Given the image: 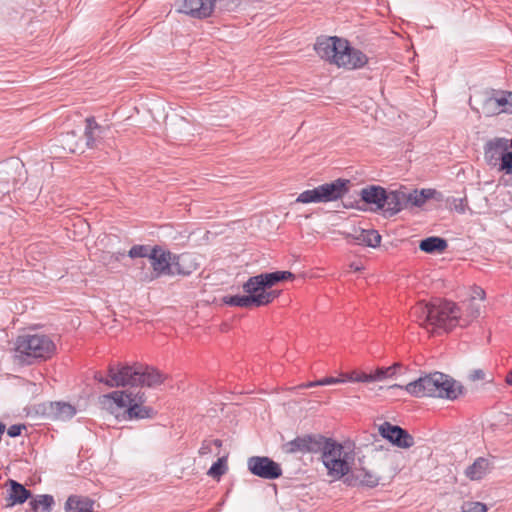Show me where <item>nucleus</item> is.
<instances>
[{"mask_svg":"<svg viewBox=\"0 0 512 512\" xmlns=\"http://www.w3.org/2000/svg\"><path fill=\"white\" fill-rule=\"evenodd\" d=\"M294 278L290 271H274L250 277L242 286L246 295H228L222 298L231 307H261L270 304L280 292L270 290L277 283Z\"/></svg>","mask_w":512,"mask_h":512,"instance_id":"nucleus-1","label":"nucleus"},{"mask_svg":"<svg viewBox=\"0 0 512 512\" xmlns=\"http://www.w3.org/2000/svg\"><path fill=\"white\" fill-rule=\"evenodd\" d=\"M413 317L428 332H448L459 322V307L451 301L437 299L430 303L418 302L411 309Z\"/></svg>","mask_w":512,"mask_h":512,"instance_id":"nucleus-2","label":"nucleus"},{"mask_svg":"<svg viewBox=\"0 0 512 512\" xmlns=\"http://www.w3.org/2000/svg\"><path fill=\"white\" fill-rule=\"evenodd\" d=\"M94 379L108 387H155L163 383L165 377L158 370L142 365H122L118 368L110 365L108 375L95 372Z\"/></svg>","mask_w":512,"mask_h":512,"instance_id":"nucleus-3","label":"nucleus"},{"mask_svg":"<svg viewBox=\"0 0 512 512\" xmlns=\"http://www.w3.org/2000/svg\"><path fill=\"white\" fill-rule=\"evenodd\" d=\"M145 401L144 393L127 391H114L99 398L103 409L116 416H118L119 410L123 409V417L127 420L151 419L155 416L156 412L150 406L144 405Z\"/></svg>","mask_w":512,"mask_h":512,"instance_id":"nucleus-4","label":"nucleus"},{"mask_svg":"<svg viewBox=\"0 0 512 512\" xmlns=\"http://www.w3.org/2000/svg\"><path fill=\"white\" fill-rule=\"evenodd\" d=\"M437 194L435 189H414L408 191L406 188H399L385 192V202H383V214L385 216H394L404 209L413 207H422L427 200L434 198Z\"/></svg>","mask_w":512,"mask_h":512,"instance_id":"nucleus-5","label":"nucleus"},{"mask_svg":"<svg viewBox=\"0 0 512 512\" xmlns=\"http://www.w3.org/2000/svg\"><path fill=\"white\" fill-rule=\"evenodd\" d=\"M15 351L23 361L32 364L36 360L50 359L56 351V345L46 334H23L16 339Z\"/></svg>","mask_w":512,"mask_h":512,"instance_id":"nucleus-6","label":"nucleus"},{"mask_svg":"<svg viewBox=\"0 0 512 512\" xmlns=\"http://www.w3.org/2000/svg\"><path fill=\"white\" fill-rule=\"evenodd\" d=\"M349 180L336 179L330 183L305 190L296 199L297 203H326L342 198L348 192Z\"/></svg>","mask_w":512,"mask_h":512,"instance_id":"nucleus-7","label":"nucleus"},{"mask_svg":"<svg viewBox=\"0 0 512 512\" xmlns=\"http://www.w3.org/2000/svg\"><path fill=\"white\" fill-rule=\"evenodd\" d=\"M485 160L488 165H499L498 170L510 174L512 172V152L506 138H495L485 145Z\"/></svg>","mask_w":512,"mask_h":512,"instance_id":"nucleus-8","label":"nucleus"},{"mask_svg":"<svg viewBox=\"0 0 512 512\" xmlns=\"http://www.w3.org/2000/svg\"><path fill=\"white\" fill-rule=\"evenodd\" d=\"M443 378V373L435 372L408 383L405 386L394 384L389 388L405 389L410 395L418 398L438 397V381Z\"/></svg>","mask_w":512,"mask_h":512,"instance_id":"nucleus-9","label":"nucleus"},{"mask_svg":"<svg viewBox=\"0 0 512 512\" xmlns=\"http://www.w3.org/2000/svg\"><path fill=\"white\" fill-rule=\"evenodd\" d=\"M24 165L18 159L0 163V194L9 193L22 180Z\"/></svg>","mask_w":512,"mask_h":512,"instance_id":"nucleus-10","label":"nucleus"},{"mask_svg":"<svg viewBox=\"0 0 512 512\" xmlns=\"http://www.w3.org/2000/svg\"><path fill=\"white\" fill-rule=\"evenodd\" d=\"M248 470L255 476L274 480L282 476L279 463L266 456H252L247 461Z\"/></svg>","mask_w":512,"mask_h":512,"instance_id":"nucleus-11","label":"nucleus"},{"mask_svg":"<svg viewBox=\"0 0 512 512\" xmlns=\"http://www.w3.org/2000/svg\"><path fill=\"white\" fill-rule=\"evenodd\" d=\"M342 45L336 60L338 67L352 70L362 68L367 64L368 57L361 50L351 47L347 40Z\"/></svg>","mask_w":512,"mask_h":512,"instance_id":"nucleus-12","label":"nucleus"},{"mask_svg":"<svg viewBox=\"0 0 512 512\" xmlns=\"http://www.w3.org/2000/svg\"><path fill=\"white\" fill-rule=\"evenodd\" d=\"M175 254L168 250H164L160 246H154L149 254V260L156 277L162 275H173V264Z\"/></svg>","mask_w":512,"mask_h":512,"instance_id":"nucleus-13","label":"nucleus"},{"mask_svg":"<svg viewBox=\"0 0 512 512\" xmlns=\"http://www.w3.org/2000/svg\"><path fill=\"white\" fill-rule=\"evenodd\" d=\"M176 3L178 12L197 19L211 16L215 7V0H177Z\"/></svg>","mask_w":512,"mask_h":512,"instance_id":"nucleus-14","label":"nucleus"},{"mask_svg":"<svg viewBox=\"0 0 512 512\" xmlns=\"http://www.w3.org/2000/svg\"><path fill=\"white\" fill-rule=\"evenodd\" d=\"M380 435L389 440L393 445L399 448H410L414 445V438L405 429L389 422H384L379 427Z\"/></svg>","mask_w":512,"mask_h":512,"instance_id":"nucleus-15","label":"nucleus"},{"mask_svg":"<svg viewBox=\"0 0 512 512\" xmlns=\"http://www.w3.org/2000/svg\"><path fill=\"white\" fill-rule=\"evenodd\" d=\"M345 39L337 36L319 37L314 45L316 53L322 58L336 65L337 56L340 54L342 43Z\"/></svg>","mask_w":512,"mask_h":512,"instance_id":"nucleus-16","label":"nucleus"},{"mask_svg":"<svg viewBox=\"0 0 512 512\" xmlns=\"http://www.w3.org/2000/svg\"><path fill=\"white\" fill-rule=\"evenodd\" d=\"M494 469L492 460L485 457H478L469 465L464 475L471 481H480Z\"/></svg>","mask_w":512,"mask_h":512,"instance_id":"nucleus-17","label":"nucleus"},{"mask_svg":"<svg viewBox=\"0 0 512 512\" xmlns=\"http://www.w3.org/2000/svg\"><path fill=\"white\" fill-rule=\"evenodd\" d=\"M199 268V263L192 253L175 254L173 275L188 276Z\"/></svg>","mask_w":512,"mask_h":512,"instance_id":"nucleus-18","label":"nucleus"},{"mask_svg":"<svg viewBox=\"0 0 512 512\" xmlns=\"http://www.w3.org/2000/svg\"><path fill=\"white\" fill-rule=\"evenodd\" d=\"M438 398H445L448 400L457 399L463 392L462 385L458 384L454 379L443 373V378L439 379Z\"/></svg>","mask_w":512,"mask_h":512,"instance_id":"nucleus-19","label":"nucleus"},{"mask_svg":"<svg viewBox=\"0 0 512 512\" xmlns=\"http://www.w3.org/2000/svg\"><path fill=\"white\" fill-rule=\"evenodd\" d=\"M85 123L84 136L86 145L89 148H94L97 142L103 137L106 128L99 125L94 117H87Z\"/></svg>","mask_w":512,"mask_h":512,"instance_id":"nucleus-20","label":"nucleus"},{"mask_svg":"<svg viewBox=\"0 0 512 512\" xmlns=\"http://www.w3.org/2000/svg\"><path fill=\"white\" fill-rule=\"evenodd\" d=\"M386 189L381 186L371 185L361 190V199L367 204H374L375 210L383 209Z\"/></svg>","mask_w":512,"mask_h":512,"instance_id":"nucleus-21","label":"nucleus"},{"mask_svg":"<svg viewBox=\"0 0 512 512\" xmlns=\"http://www.w3.org/2000/svg\"><path fill=\"white\" fill-rule=\"evenodd\" d=\"M349 237H351L356 244L373 248L379 246L381 242L380 234L373 229H360L359 231H355V234L350 235Z\"/></svg>","mask_w":512,"mask_h":512,"instance_id":"nucleus-22","label":"nucleus"},{"mask_svg":"<svg viewBox=\"0 0 512 512\" xmlns=\"http://www.w3.org/2000/svg\"><path fill=\"white\" fill-rule=\"evenodd\" d=\"M328 470V474L335 479H340L347 475L350 471V465L346 459V456L341 455L337 458H331L324 464Z\"/></svg>","mask_w":512,"mask_h":512,"instance_id":"nucleus-23","label":"nucleus"},{"mask_svg":"<svg viewBox=\"0 0 512 512\" xmlns=\"http://www.w3.org/2000/svg\"><path fill=\"white\" fill-rule=\"evenodd\" d=\"M94 501L88 497L71 495L65 503L66 512H93Z\"/></svg>","mask_w":512,"mask_h":512,"instance_id":"nucleus-24","label":"nucleus"},{"mask_svg":"<svg viewBox=\"0 0 512 512\" xmlns=\"http://www.w3.org/2000/svg\"><path fill=\"white\" fill-rule=\"evenodd\" d=\"M8 484L10 505L23 504L31 497V492L19 482L9 479Z\"/></svg>","mask_w":512,"mask_h":512,"instance_id":"nucleus-25","label":"nucleus"},{"mask_svg":"<svg viewBox=\"0 0 512 512\" xmlns=\"http://www.w3.org/2000/svg\"><path fill=\"white\" fill-rule=\"evenodd\" d=\"M320 452L322 453L323 464H325L331 458H337L343 455V447L331 438H326L323 449H321Z\"/></svg>","mask_w":512,"mask_h":512,"instance_id":"nucleus-26","label":"nucleus"},{"mask_svg":"<svg viewBox=\"0 0 512 512\" xmlns=\"http://www.w3.org/2000/svg\"><path fill=\"white\" fill-rule=\"evenodd\" d=\"M419 247L426 253L442 252L447 248V241L440 237L431 236L423 239Z\"/></svg>","mask_w":512,"mask_h":512,"instance_id":"nucleus-27","label":"nucleus"},{"mask_svg":"<svg viewBox=\"0 0 512 512\" xmlns=\"http://www.w3.org/2000/svg\"><path fill=\"white\" fill-rule=\"evenodd\" d=\"M54 417L58 420H69L76 414V409L69 403L56 402L51 405Z\"/></svg>","mask_w":512,"mask_h":512,"instance_id":"nucleus-28","label":"nucleus"},{"mask_svg":"<svg viewBox=\"0 0 512 512\" xmlns=\"http://www.w3.org/2000/svg\"><path fill=\"white\" fill-rule=\"evenodd\" d=\"M53 504L54 498L48 494L38 495L30 502L31 509L34 512H50Z\"/></svg>","mask_w":512,"mask_h":512,"instance_id":"nucleus-29","label":"nucleus"},{"mask_svg":"<svg viewBox=\"0 0 512 512\" xmlns=\"http://www.w3.org/2000/svg\"><path fill=\"white\" fill-rule=\"evenodd\" d=\"M304 439L306 453H319L323 449L326 437L320 434H307L304 435Z\"/></svg>","mask_w":512,"mask_h":512,"instance_id":"nucleus-30","label":"nucleus"},{"mask_svg":"<svg viewBox=\"0 0 512 512\" xmlns=\"http://www.w3.org/2000/svg\"><path fill=\"white\" fill-rule=\"evenodd\" d=\"M305 445L306 444H305L304 436H298L295 439L283 444L282 450L286 454H296V453L306 454Z\"/></svg>","mask_w":512,"mask_h":512,"instance_id":"nucleus-31","label":"nucleus"},{"mask_svg":"<svg viewBox=\"0 0 512 512\" xmlns=\"http://www.w3.org/2000/svg\"><path fill=\"white\" fill-rule=\"evenodd\" d=\"M401 367L399 363H395L389 367H380L375 370L374 373H371L372 382L374 381H382L384 379L390 378L396 375L397 370Z\"/></svg>","mask_w":512,"mask_h":512,"instance_id":"nucleus-32","label":"nucleus"},{"mask_svg":"<svg viewBox=\"0 0 512 512\" xmlns=\"http://www.w3.org/2000/svg\"><path fill=\"white\" fill-rule=\"evenodd\" d=\"M356 478L360 481V483L369 488H374L379 484L380 478L371 471L366 469H362L360 473L356 476Z\"/></svg>","mask_w":512,"mask_h":512,"instance_id":"nucleus-33","label":"nucleus"},{"mask_svg":"<svg viewBox=\"0 0 512 512\" xmlns=\"http://www.w3.org/2000/svg\"><path fill=\"white\" fill-rule=\"evenodd\" d=\"M226 471V457H221L215 463L212 464L207 474L213 478H219L220 476L224 475Z\"/></svg>","mask_w":512,"mask_h":512,"instance_id":"nucleus-34","label":"nucleus"},{"mask_svg":"<svg viewBox=\"0 0 512 512\" xmlns=\"http://www.w3.org/2000/svg\"><path fill=\"white\" fill-rule=\"evenodd\" d=\"M342 376H343V378L346 379V381L363 382V383L372 382L371 373L353 371L351 373L342 374Z\"/></svg>","mask_w":512,"mask_h":512,"instance_id":"nucleus-35","label":"nucleus"},{"mask_svg":"<svg viewBox=\"0 0 512 512\" xmlns=\"http://www.w3.org/2000/svg\"><path fill=\"white\" fill-rule=\"evenodd\" d=\"M150 247L147 245H134L131 247V249L128 252V256L130 258H138V257H148L150 254Z\"/></svg>","mask_w":512,"mask_h":512,"instance_id":"nucleus-36","label":"nucleus"},{"mask_svg":"<svg viewBox=\"0 0 512 512\" xmlns=\"http://www.w3.org/2000/svg\"><path fill=\"white\" fill-rule=\"evenodd\" d=\"M462 512H487V506L481 502H466L462 506Z\"/></svg>","mask_w":512,"mask_h":512,"instance_id":"nucleus-37","label":"nucleus"},{"mask_svg":"<svg viewBox=\"0 0 512 512\" xmlns=\"http://www.w3.org/2000/svg\"><path fill=\"white\" fill-rule=\"evenodd\" d=\"M507 103L508 100L504 96L498 98H489L485 103V107L489 108L490 106L495 105L494 110H498L500 112L502 111L501 107L505 106Z\"/></svg>","mask_w":512,"mask_h":512,"instance_id":"nucleus-38","label":"nucleus"},{"mask_svg":"<svg viewBox=\"0 0 512 512\" xmlns=\"http://www.w3.org/2000/svg\"><path fill=\"white\" fill-rule=\"evenodd\" d=\"M25 428L26 427L23 424H14L8 428L7 434L9 437L15 438L18 437L21 434L22 430Z\"/></svg>","mask_w":512,"mask_h":512,"instance_id":"nucleus-39","label":"nucleus"},{"mask_svg":"<svg viewBox=\"0 0 512 512\" xmlns=\"http://www.w3.org/2000/svg\"><path fill=\"white\" fill-rule=\"evenodd\" d=\"M346 382V379L341 375L340 377H325L320 379L321 386L333 385Z\"/></svg>","mask_w":512,"mask_h":512,"instance_id":"nucleus-40","label":"nucleus"},{"mask_svg":"<svg viewBox=\"0 0 512 512\" xmlns=\"http://www.w3.org/2000/svg\"><path fill=\"white\" fill-rule=\"evenodd\" d=\"M212 442L211 440H204L202 442V445L199 449V454L201 456H205V455H208V454H211L212 453Z\"/></svg>","mask_w":512,"mask_h":512,"instance_id":"nucleus-41","label":"nucleus"},{"mask_svg":"<svg viewBox=\"0 0 512 512\" xmlns=\"http://www.w3.org/2000/svg\"><path fill=\"white\" fill-rule=\"evenodd\" d=\"M470 379L473 381L477 380H484L485 379V372L481 369H475L470 374Z\"/></svg>","mask_w":512,"mask_h":512,"instance_id":"nucleus-42","label":"nucleus"},{"mask_svg":"<svg viewBox=\"0 0 512 512\" xmlns=\"http://www.w3.org/2000/svg\"><path fill=\"white\" fill-rule=\"evenodd\" d=\"M316 386H321L320 380L310 381V382L301 384L298 386V388L305 389V388H312V387H316Z\"/></svg>","mask_w":512,"mask_h":512,"instance_id":"nucleus-43","label":"nucleus"},{"mask_svg":"<svg viewBox=\"0 0 512 512\" xmlns=\"http://www.w3.org/2000/svg\"><path fill=\"white\" fill-rule=\"evenodd\" d=\"M212 446H215L216 448L222 447V441L220 439L211 440Z\"/></svg>","mask_w":512,"mask_h":512,"instance_id":"nucleus-44","label":"nucleus"},{"mask_svg":"<svg viewBox=\"0 0 512 512\" xmlns=\"http://www.w3.org/2000/svg\"><path fill=\"white\" fill-rule=\"evenodd\" d=\"M506 382L512 386V370L507 374Z\"/></svg>","mask_w":512,"mask_h":512,"instance_id":"nucleus-45","label":"nucleus"},{"mask_svg":"<svg viewBox=\"0 0 512 512\" xmlns=\"http://www.w3.org/2000/svg\"><path fill=\"white\" fill-rule=\"evenodd\" d=\"M509 175H512V172Z\"/></svg>","mask_w":512,"mask_h":512,"instance_id":"nucleus-46","label":"nucleus"}]
</instances>
